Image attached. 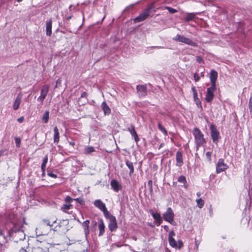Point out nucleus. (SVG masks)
I'll return each instance as SVG.
<instances>
[{
    "mask_svg": "<svg viewBox=\"0 0 252 252\" xmlns=\"http://www.w3.org/2000/svg\"><path fill=\"white\" fill-rule=\"evenodd\" d=\"M158 128L165 135H167V130L165 129V128L162 126V125H161V124L159 122L158 123Z\"/></svg>",
    "mask_w": 252,
    "mask_h": 252,
    "instance_id": "obj_30",
    "label": "nucleus"
},
{
    "mask_svg": "<svg viewBox=\"0 0 252 252\" xmlns=\"http://www.w3.org/2000/svg\"><path fill=\"white\" fill-rule=\"evenodd\" d=\"M131 136L133 137L135 141L137 143L138 141H139V138H138V135L136 132V131H133V132L132 133V134H131Z\"/></svg>",
    "mask_w": 252,
    "mask_h": 252,
    "instance_id": "obj_39",
    "label": "nucleus"
},
{
    "mask_svg": "<svg viewBox=\"0 0 252 252\" xmlns=\"http://www.w3.org/2000/svg\"><path fill=\"white\" fill-rule=\"evenodd\" d=\"M161 48H163V47L156 46H151V47H149L148 48V49H161Z\"/></svg>",
    "mask_w": 252,
    "mask_h": 252,
    "instance_id": "obj_55",
    "label": "nucleus"
},
{
    "mask_svg": "<svg viewBox=\"0 0 252 252\" xmlns=\"http://www.w3.org/2000/svg\"><path fill=\"white\" fill-rule=\"evenodd\" d=\"M74 199L71 198L69 196H66L65 198V201L66 203H69L72 202Z\"/></svg>",
    "mask_w": 252,
    "mask_h": 252,
    "instance_id": "obj_45",
    "label": "nucleus"
},
{
    "mask_svg": "<svg viewBox=\"0 0 252 252\" xmlns=\"http://www.w3.org/2000/svg\"><path fill=\"white\" fill-rule=\"evenodd\" d=\"M163 227L164 230H166V231L168 230V226L167 225H164Z\"/></svg>",
    "mask_w": 252,
    "mask_h": 252,
    "instance_id": "obj_61",
    "label": "nucleus"
},
{
    "mask_svg": "<svg viewBox=\"0 0 252 252\" xmlns=\"http://www.w3.org/2000/svg\"><path fill=\"white\" fill-rule=\"evenodd\" d=\"M48 156L46 155L43 159V161H42V164L41 165H43V166L44 165H46V164L48 162Z\"/></svg>",
    "mask_w": 252,
    "mask_h": 252,
    "instance_id": "obj_48",
    "label": "nucleus"
},
{
    "mask_svg": "<svg viewBox=\"0 0 252 252\" xmlns=\"http://www.w3.org/2000/svg\"><path fill=\"white\" fill-rule=\"evenodd\" d=\"M104 217L108 220H110L111 219H112L114 216L109 212V211L107 210V208H106L105 210L102 211Z\"/></svg>",
    "mask_w": 252,
    "mask_h": 252,
    "instance_id": "obj_29",
    "label": "nucleus"
},
{
    "mask_svg": "<svg viewBox=\"0 0 252 252\" xmlns=\"http://www.w3.org/2000/svg\"><path fill=\"white\" fill-rule=\"evenodd\" d=\"M206 157H207V158L208 159V161L209 162H211V156H212V152H207L206 153Z\"/></svg>",
    "mask_w": 252,
    "mask_h": 252,
    "instance_id": "obj_44",
    "label": "nucleus"
},
{
    "mask_svg": "<svg viewBox=\"0 0 252 252\" xmlns=\"http://www.w3.org/2000/svg\"><path fill=\"white\" fill-rule=\"evenodd\" d=\"M95 151L94 148L93 147L90 146L87 147L85 149V154H89Z\"/></svg>",
    "mask_w": 252,
    "mask_h": 252,
    "instance_id": "obj_33",
    "label": "nucleus"
},
{
    "mask_svg": "<svg viewBox=\"0 0 252 252\" xmlns=\"http://www.w3.org/2000/svg\"><path fill=\"white\" fill-rule=\"evenodd\" d=\"M50 86L49 85H45L42 86L41 89L40 95L38 97L37 101H40L41 104L43 102L44 100L49 92Z\"/></svg>",
    "mask_w": 252,
    "mask_h": 252,
    "instance_id": "obj_8",
    "label": "nucleus"
},
{
    "mask_svg": "<svg viewBox=\"0 0 252 252\" xmlns=\"http://www.w3.org/2000/svg\"><path fill=\"white\" fill-rule=\"evenodd\" d=\"M127 130L130 133V134H132L133 131H135V127L132 125H131L130 126L127 128Z\"/></svg>",
    "mask_w": 252,
    "mask_h": 252,
    "instance_id": "obj_46",
    "label": "nucleus"
},
{
    "mask_svg": "<svg viewBox=\"0 0 252 252\" xmlns=\"http://www.w3.org/2000/svg\"><path fill=\"white\" fill-rule=\"evenodd\" d=\"M5 150H0V157H1L2 155H3L4 152L5 151Z\"/></svg>",
    "mask_w": 252,
    "mask_h": 252,
    "instance_id": "obj_59",
    "label": "nucleus"
},
{
    "mask_svg": "<svg viewBox=\"0 0 252 252\" xmlns=\"http://www.w3.org/2000/svg\"><path fill=\"white\" fill-rule=\"evenodd\" d=\"M210 129L211 130V136L212 140L214 143L217 144L219 142V139H220L219 131L217 129L216 126L213 124H211L210 125Z\"/></svg>",
    "mask_w": 252,
    "mask_h": 252,
    "instance_id": "obj_4",
    "label": "nucleus"
},
{
    "mask_svg": "<svg viewBox=\"0 0 252 252\" xmlns=\"http://www.w3.org/2000/svg\"><path fill=\"white\" fill-rule=\"evenodd\" d=\"M61 83H62L61 79V78L58 79L56 82V86L55 87V88H59L61 85Z\"/></svg>",
    "mask_w": 252,
    "mask_h": 252,
    "instance_id": "obj_43",
    "label": "nucleus"
},
{
    "mask_svg": "<svg viewBox=\"0 0 252 252\" xmlns=\"http://www.w3.org/2000/svg\"><path fill=\"white\" fill-rule=\"evenodd\" d=\"M24 117L23 116H22L17 119V121L20 123H22L24 121Z\"/></svg>",
    "mask_w": 252,
    "mask_h": 252,
    "instance_id": "obj_56",
    "label": "nucleus"
},
{
    "mask_svg": "<svg viewBox=\"0 0 252 252\" xmlns=\"http://www.w3.org/2000/svg\"><path fill=\"white\" fill-rule=\"evenodd\" d=\"M185 37H185L184 36L177 34L175 37H174L173 38V40L176 41L184 43Z\"/></svg>",
    "mask_w": 252,
    "mask_h": 252,
    "instance_id": "obj_27",
    "label": "nucleus"
},
{
    "mask_svg": "<svg viewBox=\"0 0 252 252\" xmlns=\"http://www.w3.org/2000/svg\"><path fill=\"white\" fill-rule=\"evenodd\" d=\"M176 161H177V163H176L177 166L181 167L183 165L184 162H183V156H182V153L181 152L178 151L177 152L176 155Z\"/></svg>",
    "mask_w": 252,
    "mask_h": 252,
    "instance_id": "obj_17",
    "label": "nucleus"
},
{
    "mask_svg": "<svg viewBox=\"0 0 252 252\" xmlns=\"http://www.w3.org/2000/svg\"><path fill=\"white\" fill-rule=\"evenodd\" d=\"M9 227L8 229V234L9 236H12L14 233L19 235V240H24L25 238V235L24 231L22 229V224L20 220L17 219L12 220L10 224H8Z\"/></svg>",
    "mask_w": 252,
    "mask_h": 252,
    "instance_id": "obj_1",
    "label": "nucleus"
},
{
    "mask_svg": "<svg viewBox=\"0 0 252 252\" xmlns=\"http://www.w3.org/2000/svg\"><path fill=\"white\" fill-rule=\"evenodd\" d=\"M152 8L149 7L145 9L138 16L134 19V23H137L145 20L150 15Z\"/></svg>",
    "mask_w": 252,
    "mask_h": 252,
    "instance_id": "obj_5",
    "label": "nucleus"
},
{
    "mask_svg": "<svg viewBox=\"0 0 252 252\" xmlns=\"http://www.w3.org/2000/svg\"><path fill=\"white\" fill-rule=\"evenodd\" d=\"M22 98V95L21 94H19L17 95L16 99L14 102L13 108L14 110H17L19 108L20 104L21 102Z\"/></svg>",
    "mask_w": 252,
    "mask_h": 252,
    "instance_id": "obj_19",
    "label": "nucleus"
},
{
    "mask_svg": "<svg viewBox=\"0 0 252 252\" xmlns=\"http://www.w3.org/2000/svg\"><path fill=\"white\" fill-rule=\"evenodd\" d=\"M228 166L224 163V159L220 158L219 159L216 164V172L218 174L225 171L228 168Z\"/></svg>",
    "mask_w": 252,
    "mask_h": 252,
    "instance_id": "obj_9",
    "label": "nucleus"
},
{
    "mask_svg": "<svg viewBox=\"0 0 252 252\" xmlns=\"http://www.w3.org/2000/svg\"><path fill=\"white\" fill-rule=\"evenodd\" d=\"M151 214L152 215L153 218L156 220H160L161 216L160 214L154 213L152 210L150 211Z\"/></svg>",
    "mask_w": 252,
    "mask_h": 252,
    "instance_id": "obj_31",
    "label": "nucleus"
},
{
    "mask_svg": "<svg viewBox=\"0 0 252 252\" xmlns=\"http://www.w3.org/2000/svg\"><path fill=\"white\" fill-rule=\"evenodd\" d=\"M110 185L112 189L116 192H118L119 190L122 188L121 185L115 179H113L111 180Z\"/></svg>",
    "mask_w": 252,
    "mask_h": 252,
    "instance_id": "obj_15",
    "label": "nucleus"
},
{
    "mask_svg": "<svg viewBox=\"0 0 252 252\" xmlns=\"http://www.w3.org/2000/svg\"><path fill=\"white\" fill-rule=\"evenodd\" d=\"M15 141L16 143V147L19 148L21 145V139L19 137H15Z\"/></svg>",
    "mask_w": 252,
    "mask_h": 252,
    "instance_id": "obj_40",
    "label": "nucleus"
},
{
    "mask_svg": "<svg viewBox=\"0 0 252 252\" xmlns=\"http://www.w3.org/2000/svg\"><path fill=\"white\" fill-rule=\"evenodd\" d=\"M69 220H62L60 223L53 229L54 231H57L61 234L65 233L68 230Z\"/></svg>",
    "mask_w": 252,
    "mask_h": 252,
    "instance_id": "obj_3",
    "label": "nucleus"
},
{
    "mask_svg": "<svg viewBox=\"0 0 252 252\" xmlns=\"http://www.w3.org/2000/svg\"><path fill=\"white\" fill-rule=\"evenodd\" d=\"M94 204L96 208H98L101 211L106 208L105 204L100 199L95 200Z\"/></svg>",
    "mask_w": 252,
    "mask_h": 252,
    "instance_id": "obj_21",
    "label": "nucleus"
},
{
    "mask_svg": "<svg viewBox=\"0 0 252 252\" xmlns=\"http://www.w3.org/2000/svg\"><path fill=\"white\" fill-rule=\"evenodd\" d=\"M148 186L149 187V189L150 192V194L152 195L153 193V181L152 180H150L148 182Z\"/></svg>",
    "mask_w": 252,
    "mask_h": 252,
    "instance_id": "obj_34",
    "label": "nucleus"
},
{
    "mask_svg": "<svg viewBox=\"0 0 252 252\" xmlns=\"http://www.w3.org/2000/svg\"><path fill=\"white\" fill-rule=\"evenodd\" d=\"M43 222L44 225H46L47 226H49L50 227H52L53 226V223H55L56 222V220L54 221L53 222L52 224H51L50 221L48 220H43Z\"/></svg>",
    "mask_w": 252,
    "mask_h": 252,
    "instance_id": "obj_37",
    "label": "nucleus"
},
{
    "mask_svg": "<svg viewBox=\"0 0 252 252\" xmlns=\"http://www.w3.org/2000/svg\"><path fill=\"white\" fill-rule=\"evenodd\" d=\"M54 142L55 143H58L59 142L60 140V136H59V129L57 126H55L54 128Z\"/></svg>",
    "mask_w": 252,
    "mask_h": 252,
    "instance_id": "obj_23",
    "label": "nucleus"
},
{
    "mask_svg": "<svg viewBox=\"0 0 252 252\" xmlns=\"http://www.w3.org/2000/svg\"><path fill=\"white\" fill-rule=\"evenodd\" d=\"M191 90L193 93V96L194 102H195L198 107L202 108L201 102L199 98L198 97L197 92L196 90L195 87L194 86H192L191 87Z\"/></svg>",
    "mask_w": 252,
    "mask_h": 252,
    "instance_id": "obj_12",
    "label": "nucleus"
},
{
    "mask_svg": "<svg viewBox=\"0 0 252 252\" xmlns=\"http://www.w3.org/2000/svg\"><path fill=\"white\" fill-rule=\"evenodd\" d=\"M32 252H43V249L40 247H34L32 249Z\"/></svg>",
    "mask_w": 252,
    "mask_h": 252,
    "instance_id": "obj_41",
    "label": "nucleus"
},
{
    "mask_svg": "<svg viewBox=\"0 0 252 252\" xmlns=\"http://www.w3.org/2000/svg\"><path fill=\"white\" fill-rule=\"evenodd\" d=\"M87 95H88L87 93L86 92H83L81 94V96H80V97L79 99H80L82 98H86V97H87Z\"/></svg>",
    "mask_w": 252,
    "mask_h": 252,
    "instance_id": "obj_53",
    "label": "nucleus"
},
{
    "mask_svg": "<svg viewBox=\"0 0 252 252\" xmlns=\"http://www.w3.org/2000/svg\"><path fill=\"white\" fill-rule=\"evenodd\" d=\"M49 119V112L46 111L43 114L42 120L44 123H47Z\"/></svg>",
    "mask_w": 252,
    "mask_h": 252,
    "instance_id": "obj_28",
    "label": "nucleus"
},
{
    "mask_svg": "<svg viewBox=\"0 0 252 252\" xmlns=\"http://www.w3.org/2000/svg\"><path fill=\"white\" fill-rule=\"evenodd\" d=\"M45 169H46V165L43 166V165H41V169H42V171H43V174L44 173V172L45 171Z\"/></svg>",
    "mask_w": 252,
    "mask_h": 252,
    "instance_id": "obj_58",
    "label": "nucleus"
},
{
    "mask_svg": "<svg viewBox=\"0 0 252 252\" xmlns=\"http://www.w3.org/2000/svg\"><path fill=\"white\" fill-rule=\"evenodd\" d=\"M249 108L251 113H252V96H251L249 100Z\"/></svg>",
    "mask_w": 252,
    "mask_h": 252,
    "instance_id": "obj_47",
    "label": "nucleus"
},
{
    "mask_svg": "<svg viewBox=\"0 0 252 252\" xmlns=\"http://www.w3.org/2000/svg\"><path fill=\"white\" fill-rule=\"evenodd\" d=\"M195 17V15L193 13H189L187 15L186 20L187 21H189L191 20H193Z\"/></svg>",
    "mask_w": 252,
    "mask_h": 252,
    "instance_id": "obj_35",
    "label": "nucleus"
},
{
    "mask_svg": "<svg viewBox=\"0 0 252 252\" xmlns=\"http://www.w3.org/2000/svg\"><path fill=\"white\" fill-rule=\"evenodd\" d=\"M108 228L111 232L116 231L118 228V223L115 217L109 220Z\"/></svg>",
    "mask_w": 252,
    "mask_h": 252,
    "instance_id": "obj_11",
    "label": "nucleus"
},
{
    "mask_svg": "<svg viewBox=\"0 0 252 252\" xmlns=\"http://www.w3.org/2000/svg\"><path fill=\"white\" fill-rule=\"evenodd\" d=\"M193 135L194 137L196 150H198L200 147L206 143V141L204 137V134L197 127L194 128Z\"/></svg>",
    "mask_w": 252,
    "mask_h": 252,
    "instance_id": "obj_2",
    "label": "nucleus"
},
{
    "mask_svg": "<svg viewBox=\"0 0 252 252\" xmlns=\"http://www.w3.org/2000/svg\"><path fill=\"white\" fill-rule=\"evenodd\" d=\"M92 223L93 224L94 226H96L97 223L96 221H93Z\"/></svg>",
    "mask_w": 252,
    "mask_h": 252,
    "instance_id": "obj_63",
    "label": "nucleus"
},
{
    "mask_svg": "<svg viewBox=\"0 0 252 252\" xmlns=\"http://www.w3.org/2000/svg\"><path fill=\"white\" fill-rule=\"evenodd\" d=\"M166 8L168 10V11L171 13L173 14L177 12V10L175 9H174L173 8L170 7H166Z\"/></svg>",
    "mask_w": 252,
    "mask_h": 252,
    "instance_id": "obj_42",
    "label": "nucleus"
},
{
    "mask_svg": "<svg viewBox=\"0 0 252 252\" xmlns=\"http://www.w3.org/2000/svg\"><path fill=\"white\" fill-rule=\"evenodd\" d=\"M184 43L193 47H196L197 46V44L195 42L187 37H185Z\"/></svg>",
    "mask_w": 252,
    "mask_h": 252,
    "instance_id": "obj_24",
    "label": "nucleus"
},
{
    "mask_svg": "<svg viewBox=\"0 0 252 252\" xmlns=\"http://www.w3.org/2000/svg\"><path fill=\"white\" fill-rule=\"evenodd\" d=\"M218 72L214 69H212L210 73V79L211 85L216 86V81L218 78Z\"/></svg>",
    "mask_w": 252,
    "mask_h": 252,
    "instance_id": "obj_13",
    "label": "nucleus"
},
{
    "mask_svg": "<svg viewBox=\"0 0 252 252\" xmlns=\"http://www.w3.org/2000/svg\"><path fill=\"white\" fill-rule=\"evenodd\" d=\"M47 175L52 178H56L57 177V175L55 174H54L52 172H48Z\"/></svg>",
    "mask_w": 252,
    "mask_h": 252,
    "instance_id": "obj_54",
    "label": "nucleus"
},
{
    "mask_svg": "<svg viewBox=\"0 0 252 252\" xmlns=\"http://www.w3.org/2000/svg\"><path fill=\"white\" fill-rule=\"evenodd\" d=\"M72 206V205L71 204H69V203H66V204H63V207L61 208V210L63 211L66 212V211L69 210Z\"/></svg>",
    "mask_w": 252,
    "mask_h": 252,
    "instance_id": "obj_32",
    "label": "nucleus"
},
{
    "mask_svg": "<svg viewBox=\"0 0 252 252\" xmlns=\"http://www.w3.org/2000/svg\"><path fill=\"white\" fill-rule=\"evenodd\" d=\"M52 20L50 19L46 22V34L47 36H51L52 35Z\"/></svg>",
    "mask_w": 252,
    "mask_h": 252,
    "instance_id": "obj_16",
    "label": "nucleus"
},
{
    "mask_svg": "<svg viewBox=\"0 0 252 252\" xmlns=\"http://www.w3.org/2000/svg\"><path fill=\"white\" fill-rule=\"evenodd\" d=\"M196 62L199 63H204V61L202 58L200 56H197L196 58Z\"/></svg>",
    "mask_w": 252,
    "mask_h": 252,
    "instance_id": "obj_51",
    "label": "nucleus"
},
{
    "mask_svg": "<svg viewBox=\"0 0 252 252\" xmlns=\"http://www.w3.org/2000/svg\"><path fill=\"white\" fill-rule=\"evenodd\" d=\"M101 108L103 111L105 116L109 115L111 114V110L107 103L103 101L101 104Z\"/></svg>",
    "mask_w": 252,
    "mask_h": 252,
    "instance_id": "obj_20",
    "label": "nucleus"
},
{
    "mask_svg": "<svg viewBox=\"0 0 252 252\" xmlns=\"http://www.w3.org/2000/svg\"><path fill=\"white\" fill-rule=\"evenodd\" d=\"M98 227L99 231L98 236H101L103 235L105 232V225L104 221L102 219H98Z\"/></svg>",
    "mask_w": 252,
    "mask_h": 252,
    "instance_id": "obj_18",
    "label": "nucleus"
},
{
    "mask_svg": "<svg viewBox=\"0 0 252 252\" xmlns=\"http://www.w3.org/2000/svg\"><path fill=\"white\" fill-rule=\"evenodd\" d=\"M178 181L179 182H180L181 183H183L184 187L185 188H187V187H188V186L187 185V182L186 178L185 176H184L183 175L180 176L178 178Z\"/></svg>",
    "mask_w": 252,
    "mask_h": 252,
    "instance_id": "obj_26",
    "label": "nucleus"
},
{
    "mask_svg": "<svg viewBox=\"0 0 252 252\" xmlns=\"http://www.w3.org/2000/svg\"><path fill=\"white\" fill-rule=\"evenodd\" d=\"M156 221H157V225H160V224L162 222L161 218H160V220H158Z\"/></svg>",
    "mask_w": 252,
    "mask_h": 252,
    "instance_id": "obj_57",
    "label": "nucleus"
},
{
    "mask_svg": "<svg viewBox=\"0 0 252 252\" xmlns=\"http://www.w3.org/2000/svg\"><path fill=\"white\" fill-rule=\"evenodd\" d=\"M72 16H69L66 17V19L67 20H69L71 18Z\"/></svg>",
    "mask_w": 252,
    "mask_h": 252,
    "instance_id": "obj_62",
    "label": "nucleus"
},
{
    "mask_svg": "<svg viewBox=\"0 0 252 252\" xmlns=\"http://www.w3.org/2000/svg\"><path fill=\"white\" fill-rule=\"evenodd\" d=\"M163 218L165 221L171 224H173L174 222V214L171 208L169 207L167 208L166 211L163 214Z\"/></svg>",
    "mask_w": 252,
    "mask_h": 252,
    "instance_id": "obj_6",
    "label": "nucleus"
},
{
    "mask_svg": "<svg viewBox=\"0 0 252 252\" xmlns=\"http://www.w3.org/2000/svg\"><path fill=\"white\" fill-rule=\"evenodd\" d=\"M193 77H194V80L196 81V82H197L200 79V77L199 76V75L198 73H195L193 75Z\"/></svg>",
    "mask_w": 252,
    "mask_h": 252,
    "instance_id": "obj_50",
    "label": "nucleus"
},
{
    "mask_svg": "<svg viewBox=\"0 0 252 252\" xmlns=\"http://www.w3.org/2000/svg\"><path fill=\"white\" fill-rule=\"evenodd\" d=\"M134 6V4H132L128 6H127L124 10V12H126L129 11L130 9H133Z\"/></svg>",
    "mask_w": 252,
    "mask_h": 252,
    "instance_id": "obj_49",
    "label": "nucleus"
},
{
    "mask_svg": "<svg viewBox=\"0 0 252 252\" xmlns=\"http://www.w3.org/2000/svg\"><path fill=\"white\" fill-rule=\"evenodd\" d=\"M2 231L0 229V236H2Z\"/></svg>",
    "mask_w": 252,
    "mask_h": 252,
    "instance_id": "obj_64",
    "label": "nucleus"
},
{
    "mask_svg": "<svg viewBox=\"0 0 252 252\" xmlns=\"http://www.w3.org/2000/svg\"><path fill=\"white\" fill-rule=\"evenodd\" d=\"M19 252H28L25 249L22 248L20 251Z\"/></svg>",
    "mask_w": 252,
    "mask_h": 252,
    "instance_id": "obj_60",
    "label": "nucleus"
},
{
    "mask_svg": "<svg viewBox=\"0 0 252 252\" xmlns=\"http://www.w3.org/2000/svg\"><path fill=\"white\" fill-rule=\"evenodd\" d=\"M136 90L139 96H145L147 94L146 85H137Z\"/></svg>",
    "mask_w": 252,
    "mask_h": 252,
    "instance_id": "obj_10",
    "label": "nucleus"
},
{
    "mask_svg": "<svg viewBox=\"0 0 252 252\" xmlns=\"http://www.w3.org/2000/svg\"><path fill=\"white\" fill-rule=\"evenodd\" d=\"M175 235L173 231H171L169 233L168 240L170 245L173 248H177V243L175 240L173 238Z\"/></svg>",
    "mask_w": 252,
    "mask_h": 252,
    "instance_id": "obj_14",
    "label": "nucleus"
},
{
    "mask_svg": "<svg viewBox=\"0 0 252 252\" xmlns=\"http://www.w3.org/2000/svg\"><path fill=\"white\" fill-rule=\"evenodd\" d=\"M177 248L181 249L183 246V243L182 241L179 240L178 241Z\"/></svg>",
    "mask_w": 252,
    "mask_h": 252,
    "instance_id": "obj_52",
    "label": "nucleus"
},
{
    "mask_svg": "<svg viewBox=\"0 0 252 252\" xmlns=\"http://www.w3.org/2000/svg\"><path fill=\"white\" fill-rule=\"evenodd\" d=\"M126 164L127 167L129 169V175L131 176L134 172L133 163L128 160H127Z\"/></svg>",
    "mask_w": 252,
    "mask_h": 252,
    "instance_id": "obj_25",
    "label": "nucleus"
},
{
    "mask_svg": "<svg viewBox=\"0 0 252 252\" xmlns=\"http://www.w3.org/2000/svg\"><path fill=\"white\" fill-rule=\"evenodd\" d=\"M74 200L76 201H77L78 203H79L80 205H84L85 204V200L82 197H79L75 199H74Z\"/></svg>",
    "mask_w": 252,
    "mask_h": 252,
    "instance_id": "obj_38",
    "label": "nucleus"
},
{
    "mask_svg": "<svg viewBox=\"0 0 252 252\" xmlns=\"http://www.w3.org/2000/svg\"><path fill=\"white\" fill-rule=\"evenodd\" d=\"M196 201L198 207L199 208H202L203 207V206H204V200H202L201 198H199V199H196Z\"/></svg>",
    "mask_w": 252,
    "mask_h": 252,
    "instance_id": "obj_36",
    "label": "nucleus"
},
{
    "mask_svg": "<svg viewBox=\"0 0 252 252\" xmlns=\"http://www.w3.org/2000/svg\"><path fill=\"white\" fill-rule=\"evenodd\" d=\"M216 90V86L211 85L210 87H209L207 89V92L206 96L205 98V100L207 102H211L214 97V92Z\"/></svg>",
    "mask_w": 252,
    "mask_h": 252,
    "instance_id": "obj_7",
    "label": "nucleus"
},
{
    "mask_svg": "<svg viewBox=\"0 0 252 252\" xmlns=\"http://www.w3.org/2000/svg\"><path fill=\"white\" fill-rule=\"evenodd\" d=\"M89 224H90V220H86L85 221H84L82 223V226L84 230V233L85 235L87 236L90 233V229H89Z\"/></svg>",
    "mask_w": 252,
    "mask_h": 252,
    "instance_id": "obj_22",
    "label": "nucleus"
}]
</instances>
